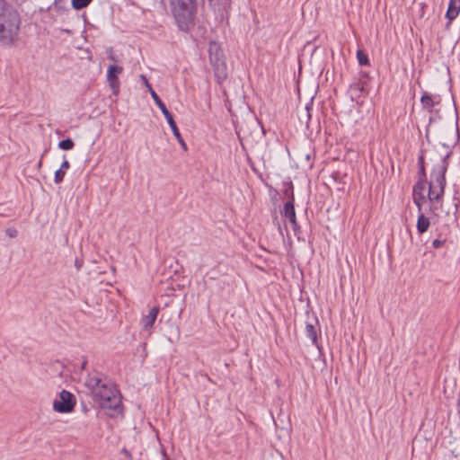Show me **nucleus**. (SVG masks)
<instances>
[{
    "instance_id": "obj_20",
    "label": "nucleus",
    "mask_w": 460,
    "mask_h": 460,
    "mask_svg": "<svg viewBox=\"0 0 460 460\" xmlns=\"http://www.w3.org/2000/svg\"><path fill=\"white\" fill-rule=\"evenodd\" d=\"M93 0H72V6L75 10H82L88 6Z\"/></svg>"
},
{
    "instance_id": "obj_10",
    "label": "nucleus",
    "mask_w": 460,
    "mask_h": 460,
    "mask_svg": "<svg viewBox=\"0 0 460 460\" xmlns=\"http://www.w3.org/2000/svg\"><path fill=\"white\" fill-rule=\"evenodd\" d=\"M282 215L284 217L288 218L292 226V229L294 234L296 235L300 232V226L296 221V210H295V203L292 201H287L284 204Z\"/></svg>"
},
{
    "instance_id": "obj_7",
    "label": "nucleus",
    "mask_w": 460,
    "mask_h": 460,
    "mask_svg": "<svg viewBox=\"0 0 460 460\" xmlns=\"http://www.w3.org/2000/svg\"><path fill=\"white\" fill-rule=\"evenodd\" d=\"M427 186L429 187L427 179L418 178V181L412 189V200L416 205L419 212L422 210V206L428 199V196L426 197L425 195Z\"/></svg>"
},
{
    "instance_id": "obj_18",
    "label": "nucleus",
    "mask_w": 460,
    "mask_h": 460,
    "mask_svg": "<svg viewBox=\"0 0 460 460\" xmlns=\"http://www.w3.org/2000/svg\"><path fill=\"white\" fill-rule=\"evenodd\" d=\"M418 178L427 179L426 167H425V156L424 151L420 152L418 157Z\"/></svg>"
},
{
    "instance_id": "obj_13",
    "label": "nucleus",
    "mask_w": 460,
    "mask_h": 460,
    "mask_svg": "<svg viewBox=\"0 0 460 460\" xmlns=\"http://www.w3.org/2000/svg\"><path fill=\"white\" fill-rule=\"evenodd\" d=\"M420 103L424 110H427L429 112H432L433 108L440 103V97L432 96L429 93L425 92L420 98Z\"/></svg>"
},
{
    "instance_id": "obj_1",
    "label": "nucleus",
    "mask_w": 460,
    "mask_h": 460,
    "mask_svg": "<svg viewBox=\"0 0 460 460\" xmlns=\"http://www.w3.org/2000/svg\"><path fill=\"white\" fill-rule=\"evenodd\" d=\"M85 385L90 390L93 401L101 408L108 410L111 417L122 412L119 392L111 381L103 377L102 374L89 375L85 379Z\"/></svg>"
},
{
    "instance_id": "obj_28",
    "label": "nucleus",
    "mask_w": 460,
    "mask_h": 460,
    "mask_svg": "<svg viewBox=\"0 0 460 460\" xmlns=\"http://www.w3.org/2000/svg\"><path fill=\"white\" fill-rule=\"evenodd\" d=\"M122 452L128 457H131V454L127 450V449H123Z\"/></svg>"
},
{
    "instance_id": "obj_29",
    "label": "nucleus",
    "mask_w": 460,
    "mask_h": 460,
    "mask_svg": "<svg viewBox=\"0 0 460 460\" xmlns=\"http://www.w3.org/2000/svg\"><path fill=\"white\" fill-rule=\"evenodd\" d=\"M86 365H87V361H86V360H84V361L83 362V364H82V369H84V368H85V367H86Z\"/></svg>"
},
{
    "instance_id": "obj_32",
    "label": "nucleus",
    "mask_w": 460,
    "mask_h": 460,
    "mask_svg": "<svg viewBox=\"0 0 460 460\" xmlns=\"http://www.w3.org/2000/svg\"><path fill=\"white\" fill-rule=\"evenodd\" d=\"M164 460H169L165 453H164Z\"/></svg>"
},
{
    "instance_id": "obj_30",
    "label": "nucleus",
    "mask_w": 460,
    "mask_h": 460,
    "mask_svg": "<svg viewBox=\"0 0 460 460\" xmlns=\"http://www.w3.org/2000/svg\"><path fill=\"white\" fill-rule=\"evenodd\" d=\"M458 207H459V203H458V202H456V203L455 204V208H456V211L458 210Z\"/></svg>"
},
{
    "instance_id": "obj_12",
    "label": "nucleus",
    "mask_w": 460,
    "mask_h": 460,
    "mask_svg": "<svg viewBox=\"0 0 460 460\" xmlns=\"http://www.w3.org/2000/svg\"><path fill=\"white\" fill-rule=\"evenodd\" d=\"M349 91L350 93L351 99L355 100L366 96L368 93V86L365 85L364 82L359 83L357 81L349 85Z\"/></svg>"
},
{
    "instance_id": "obj_8",
    "label": "nucleus",
    "mask_w": 460,
    "mask_h": 460,
    "mask_svg": "<svg viewBox=\"0 0 460 460\" xmlns=\"http://www.w3.org/2000/svg\"><path fill=\"white\" fill-rule=\"evenodd\" d=\"M123 71V67L118 65H111L107 70V81L110 87L112 90L114 95H118L119 93L120 82L119 80V75Z\"/></svg>"
},
{
    "instance_id": "obj_14",
    "label": "nucleus",
    "mask_w": 460,
    "mask_h": 460,
    "mask_svg": "<svg viewBox=\"0 0 460 460\" xmlns=\"http://www.w3.org/2000/svg\"><path fill=\"white\" fill-rule=\"evenodd\" d=\"M159 313V307L154 306L150 309L147 315L144 316L142 319L143 329L149 330L154 326V323L157 318Z\"/></svg>"
},
{
    "instance_id": "obj_5",
    "label": "nucleus",
    "mask_w": 460,
    "mask_h": 460,
    "mask_svg": "<svg viewBox=\"0 0 460 460\" xmlns=\"http://www.w3.org/2000/svg\"><path fill=\"white\" fill-rule=\"evenodd\" d=\"M152 98H153L154 102H155V104L160 109V111H162L164 118L166 119V121L169 124L173 136L176 137V139L178 140L181 146L184 150H187V145L180 133V130L176 125V122L173 119L172 113L167 110L165 104L163 102V101L161 100V98L158 96V94L156 93H152Z\"/></svg>"
},
{
    "instance_id": "obj_21",
    "label": "nucleus",
    "mask_w": 460,
    "mask_h": 460,
    "mask_svg": "<svg viewBox=\"0 0 460 460\" xmlns=\"http://www.w3.org/2000/svg\"><path fill=\"white\" fill-rule=\"evenodd\" d=\"M75 146V143L71 138H66L58 143V147L62 150H71Z\"/></svg>"
},
{
    "instance_id": "obj_17",
    "label": "nucleus",
    "mask_w": 460,
    "mask_h": 460,
    "mask_svg": "<svg viewBox=\"0 0 460 460\" xmlns=\"http://www.w3.org/2000/svg\"><path fill=\"white\" fill-rule=\"evenodd\" d=\"M418 219H417V231L419 234H424L428 231L430 221L429 218L427 217L423 213L422 210L419 212Z\"/></svg>"
},
{
    "instance_id": "obj_16",
    "label": "nucleus",
    "mask_w": 460,
    "mask_h": 460,
    "mask_svg": "<svg viewBox=\"0 0 460 460\" xmlns=\"http://www.w3.org/2000/svg\"><path fill=\"white\" fill-rule=\"evenodd\" d=\"M66 158V155H64ZM70 168V164L66 159H64L61 166L58 170L55 172L54 181L56 184H59L64 181V177L66 175V171Z\"/></svg>"
},
{
    "instance_id": "obj_3",
    "label": "nucleus",
    "mask_w": 460,
    "mask_h": 460,
    "mask_svg": "<svg viewBox=\"0 0 460 460\" xmlns=\"http://www.w3.org/2000/svg\"><path fill=\"white\" fill-rule=\"evenodd\" d=\"M21 19L18 12L6 0H0V42L12 44L18 37Z\"/></svg>"
},
{
    "instance_id": "obj_6",
    "label": "nucleus",
    "mask_w": 460,
    "mask_h": 460,
    "mask_svg": "<svg viewBox=\"0 0 460 460\" xmlns=\"http://www.w3.org/2000/svg\"><path fill=\"white\" fill-rule=\"evenodd\" d=\"M75 403V396L66 390H62L53 402V409L60 413H68L73 411Z\"/></svg>"
},
{
    "instance_id": "obj_23",
    "label": "nucleus",
    "mask_w": 460,
    "mask_h": 460,
    "mask_svg": "<svg viewBox=\"0 0 460 460\" xmlns=\"http://www.w3.org/2000/svg\"><path fill=\"white\" fill-rule=\"evenodd\" d=\"M369 80H370V77H369L367 72H365V71H360L359 72L358 78L357 81H358L359 83H363L364 82L365 85L369 86Z\"/></svg>"
},
{
    "instance_id": "obj_19",
    "label": "nucleus",
    "mask_w": 460,
    "mask_h": 460,
    "mask_svg": "<svg viewBox=\"0 0 460 460\" xmlns=\"http://www.w3.org/2000/svg\"><path fill=\"white\" fill-rule=\"evenodd\" d=\"M357 58L358 62L360 66H367L369 65L368 56L361 49L357 51Z\"/></svg>"
},
{
    "instance_id": "obj_22",
    "label": "nucleus",
    "mask_w": 460,
    "mask_h": 460,
    "mask_svg": "<svg viewBox=\"0 0 460 460\" xmlns=\"http://www.w3.org/2000/svg\"><path fill=\"white\" fill-rule=\"evenodd\" d=\"M284 194L288 197V201L295 203L294 188L291 181L288 183V187L284 190Z\"/></svg>"
},
{
    "instance_id": "obj_11",
    "label": "nucleus",
    "mask_w": 460,
    "mask_h": 460,
    "mask_svg": "<svg viewBox=\"0 0 460 460\" xmlns=\"http://www.w3.org/2000/svg\"><path fill=\"white\" fill-rule=\"evenodd\" d=\"M319 322L317 318L312 321L305 322V336L312 341V343L320 350L321 347L318 344V328Z\"/></svg>"
},
{
    "instance_id": "obj_31",
    "label": "nucleus",
    "mask_w": 460,
    "mask_h": 460,
    "mask_svg": "<svg viewBox=\"0 0 460 460\" xmlns=\"http://www.w3.org/2000/svg\"><path fill=\"white\" fill-rule=\"evenodd\" d=\"M109 58H111V59H112V60L116 61V59L114 58V57H113L112 55L109 56Z\"/></svg>"
},
{
    "instance_id": "obj_9",
    "label": "nucleus",
    "mask_w": 460,
    "mask_h": 460,
    "mask_svg": "<svg viewBox=\"0 0 460 460\" xmlns=\"http://www.w3.org/2000/svg\"><path fill=\"white\" fill-rule=\"evenodd\" d=\"M208 52L210 62L217 66L216 75L219 76V74H223V77L226 78V75L224 73L223 69H220V66L224 65V61L222 59L223 54L219 45L211 42L209 44Z\"/></svg>"
},
{
    "instance_id": "obj_2",
    "label": "nucleus",
    "mask_w": 460,
    "mask_h": 460,
    "mask_svg": "<svg viewBox=\"0 0 460 460\" xmlns=\"http://www.w3.org/2000/svg\"><path fill=\"white\" fill-rule=\"evenodd\" d=\"M429 160L434 164L430 172L428 190V199L432 203L430 211H436L442 207L443 198L447 186L446 173L449 165L451 152L440 155L436 151H429Z\"/></svg>"
},
{
    "instance_id": "obj_25",
    "label": "nucleus",
    "mask_w": 460,
    "mask_h": 460,
    "mask_svg": "<svg viewBox=\"0 0 460 460\" xmlns=\"http://www.w3.org/2000/svg\"><path fill=\"white\" fill-rule=\"evenodd\" d=\"M444 243H445V240L435 239L432 242V246L435 249H438L443 246Z\"/></svg>"
},
{
    "instance_id": "obj_27",
    "label": "nucleus",
    "mask_w": 460,
    "mask_h": 460,
    "mask_svg": "<svg viewBox=\"0 0 460 460\" xmlns=\"http://www.w3.org/2000/svg\"><path fill=\"white\" fill-rule=\"evenodd\" d=\"M6 233L8 234V236H10L12 238L15 237L17 234V231L15 229H7Z\"/></svg>"
},
{
    "instance_id": "obj_15",
    "label": "nucleus",
    "mask_w": 460,
    "mask_h": 460,
    "mask_svg": "<svg viewBox=\"0 0 460 460\" xmlns=\"http://www.w3.org/2000/svg\"><path fill=\"white\" fill-rule=\"evenodd\" d=\"M459 12L460 0H450L446 13V17L448 19L449 22H451L458 16Z\"/></svg>"
},
{
    "instance_id": "obj_24",
    "label": "nucleus",
    "mask_w": 460,
    "mask_h": 460,
    "mask_svg": "<svg viewBox=\"0 0 460 460\" xmlns=\"http://www.w3.org/2000/svg\"><path fill=\"white\" fill-rule=\"evenodd\" d=\"M139 78L143 82L145 86L148 89V91L150 92L151 95H152L153 93H155V91L152 88V85L149 84V82H148V80H147V78H146V76L145 75H140Z\"/></svg>"
},
{
    "instance_id": "obj_4",
    "label": "nucleus",
    "mask_w": 460,
    "mask_h": 460,
    "mask_svg": "<svg viewBox=\"0 0 460 460\" xmlns=\"http://www.w3.org/2000/svg\"><path fill=\"white\" fill-rule=\"evenodd\" d=\"M170 7L178 28L189 31L194 24L197 0H170Z\"/></svg>"
},
{
    "instance_id": "obj_26",
    "label": "nucleus",
    "mask_w": 460,
    "mask_h": 460,
    "mask_svg": "<svg viewBox=\"0 0 460 460\" xmlns=\"http://www.w3.org/2000/svg\"><path fill=\"white\" fill-rule=\"evenodd\" d=\"M83 264H84L83 260H81L79 258H75V267L76 268L77 270H80L82 269Z\"/></svg>"
}]
</instances>
